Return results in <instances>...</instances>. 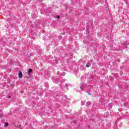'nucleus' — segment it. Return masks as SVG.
Here are the masks:
<instances>
[{
  "label": "nucleus",
  "mask_w": 129,
  "mask_h": 129,
  "mask_svg": "<svg viewBox=\"0 0 129 129\" xmlns=\"http://www.w3.org/2000/svg\"><path fill=\"white\" fill-rule=\"evenodd\" d=\"M63 89L62 90V92H65L66 90H68V84H66L63 87Z\"/></svg>",
  "instance_id": "nucleus-1"
},
{
  "label": "nucleus",
  "mask_w": 129,
  "mask_h": 129,
  "mask_svg": "<svg viewBox=\"0 0 129 129\" xmlns=\"http://www.w3.org/2000/svg\"><path fill=\"white\" fill-rule=\"evenodd\" d=\"M53 83L57 84V83H58V82H59V80H58L57 78H55L53 80Z\"/></svg>",
  "instance_id": "nucleus-2"
},
{
  "label": "nucleus",
  "mask_w": 129,
  "mask_h": 129,
  "mask_svg": "<svg viewBox=\"0 0 129 129\" xmlns=\"http://www.w3.org/2000/svg\"><path fill=\"white\" fill-rule=\"evenodd\" d=\"M19 78L20 79L23 78V73H22V72H19Z\"/></svg>",
  "instance_id": "nucleus-3"
},
{
  "label": "nucleus",
  "mask_w": 129,
  "mask_h": 129,
  "mask_svg": "<svg viewBox=\"0 0 129 129\" xmlns=\"http://www.w3.org/2000/svg\"><path fill=\"white\" fill-rule=\"evenodd\" d=\"M90 66H91V63H90V62H88L86 65V67H87V68H89V67H90Z\"/></svg>",
  "instance_id": "nucleus-4"
},
{
  "label": "nucleus",
  "mask_w": 129,
  "mask_h": 129,
  "mask_svg": "<svg viewBox=\"0 0 129 129\" xmlns=\"http://www.w3.org/2000/svg\"><path fill=\"white\" fill-rule=\"evenodd\" d=\"M84 88V85H83V83L81 84V87H80L81 90L82 91Z\"/></svg>",
  "instance_id": "nucleus-5"
},
{
  "label": "nucleus",
  "mask_w": 129,
  "mask_h": 129,
  "mask_svg": "<svg viewBox=\"0 0 129 129\" xmlns=\"http://www.w3.org/2000/svg\"><path fill=\"white\" fill-rule=\"evenodd\" d=\"M33 72V70L32 69H30L28 71V75H31V73Z\"/></svg>",
  "instance_id": "nucleus-6"
},
{
  "label": "nucleus",
  "mask_w": 129,
  "mask_h": 129,
  "mask_svg": "<svg viewBox=\"0 0 129 129\" xmlns=\"http://www.w3.org/2000/svg\"><path fill=\"white\" fill-rule=\"evenodd\" d=\"M81 104L82 105H84V104H85V101H81Z\"/></svg>",
  "instance_id": "nucleus-7"
},
{
  "label": "nucleus",
  "mask_w": 129,
  "mask_h": 129,
  "mask_svg": "<svg viewBox=\"0 0 129 129\" xmlns=\"http://www.w3.org/2000/svg\"><path fill=\"white\" fill-rule=\"evenodd\" d=\"M5 126H9V123H8V122H5Z\"/></svg>",
  "instance_id": "nucleus-8"
},
{
  "label": "nucleus",
  "mask_w": 129,
  "mask_h": 129,
  "mask_svg": "<svg viewBox=\"0 0 129 129\" xmlns=\"http://www.w3.org/2000/svg\"><path fill=\"white\" fill-rule=\"evenodd\" d=\"M3 116H4V114L1 113V114H0V117H1V118H2Z\"/></svg>",
  "instance_id": "nucleus-9"
},
{
  "label": "nucleus",
  "mask_w": 129,
  "mask_h": 129,
  "mask_svg": "<svg viewBox=\"0 0 129 129\" xmlns=\"http://www.w3.org/2000/svg\"><path fill=\"white\" fill-rule=\"evenodd\" d=\"M61 75H62V76H64L65 75V72H62Z\"/></svg>",
  "instance_id": "nucleus-10"
},
{
  "label": "nucleus",
  "mask_w": 129,
  "mask_h": 129,
  "mask_svg": "<svg viewBox=\"0 0 129 129\" xmlns=\"http://www.w3.org/2000/svg\"><path fill=\"white\" fill-rule=\"evenodd\" d=\"M87 104H89V105H90L91 104V102H87Z\"/></svg>",
  "instance_id": "nucleus-11"
},
{
  "label": "nucleus",
  "mask_w": 129,
  "mask_h": 129,
  "mask_svg": "<svg viewBox=\"0 0 129 129\" xmlns=\"http://www.w3.org/2000/svg\"><path fill=\"white\" fill-rule=\"evenodd\" d=\"M56 18H57V19H60V16H57L56 17Z\"/></svg>",
  "instance_id": "nucleus-12"
},
{
  "label": "nucleus",
  "mask_w": 129,
  "mask_h": 129,
  "mask_svg": "<svg viewBox=\"0 0 129 129\" xmlns=\"http://www.w3.org/2000/svg\"><path fill=\"white\" fill-rule=\"evenodd\" d=\"M117 61H118V62H120V59H117Z\"/></svg>",
  "instance_id": "nucleus-13"
},
{
  "label": "nucleus",
  "mask_w": 129,
  "mask_h": 129,
  "mask_svg": "<svg viewBox=\"0 0 129 129\" xmlns=\"http://www.w3.org/2000/svg\"><path fill=\"white\" fill-rule=\"evenodd\" d=\"M12 98V96H8V98Z\"/></svg>",
  "instance_id": "nucleus-14"
},
{
  "label": "nucleus",
  "mask_w": 129,
  "mask_h": 129,
  "mask_svg": "<svg viewBox=\"0 0 129 129\" xmlns=\"http://www.w3.org/2000/svg\"><path fill=\"white\" fill-rule=\"evenodd\" d=\"M90 62H91V63H92V62H93V59H91V60H90Z\"/></svg>",
  "instance_id": "nucleus-15"
},
{
  "label": "nucleus",
  "mask_w": 129,
  "mask_h": 129,
  "mask_svg": "<svg viewBox=\"0 0 129 129\" xmlns=\"http://www.w3.org/2000/svg\"><path fill=\"white\" fill-rule=\"evenodd\" d=\"M65 34V32H63V33L61 34V35H64Z\"/></svg>",
  "instance_id": "nucleus-16"
},
{
  "label": "nucleus",
  "mask_w": 129,
  "mask_h": 129,
  "mask_svg": "<svg viewBox=\"0 0 129 129\" xmlns=\"http://www.w3.org/2000/svg\"><path fill=\"white\" fill-rule=\"evenodd\" d=\"M89 95H91V94H90V93H88Z\"/></svg>",
  "instance_id": "nucleus-17"
},
{
  "label": "nucleus",
  "mask_w": 129,
  "mask_h": 129,
  "mask_svg": "<svg viewBox=\"0 0 129 129\" xmlns=\"http://www.w3.org/2000/svg\"><path fill=\"white\" fill-rule=\"evenodd\" d=\"M61 88H63V87L62 86H61Z\"/></svg>",
  "instance_id": "nucleus-18"
},
{
  "label": "nucleus",
  "mask_w": 129,
  "mask_h": 129,
  "mask_svg": "<svg viewBox=\"0 0 129 129\" xmlns=\"http://www.w3.org/2000/svg\"><path fill=\"white\" fill-rule=\"evenodd\" d=\"M34 18H37V17H34Z\"/></svg>",
  "instance_id": "nucleus-19"
},
{
  "label": "nucleus",
  "mask_w": 129,
  "mask_h": 129,
  "mask_svg": "<svg viewBox=\"0 0 129 129\" xmlns=\"http://www.w3.org/2000/svg\"><path fill=\"white\" fill-rule=\"evenodd\" d=\"M58 74H59V72H57Z\"/></svg>",
  "instance_id": "nucleus-20"
},
{
  "label": "nucleus",
  "mask_w": 129,
  "mask_h": 129,
  "mask_svg": "<svg viewBox=\"0 0 129 129\" xmlns=\"http://www.w3.org/2000/svg\"><path fill=\"white\" fill-rule=\"evenodd\" d=\"M58 74H59V72H57Z\"/></svg>",
  "instance_id": "nucleus-21"
}]
</instances>
